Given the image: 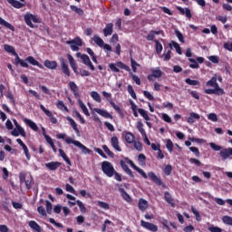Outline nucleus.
I'll return each mask as SVG.
<instances>
[{
	"label": "nucleus",
	"instance_id": "22",
	"mask_svg": "<svg viewBox=\"0 0 232 232\" xmlns=\"http://www.w3.org/2000/svg\"><path fill=\"white\" fill-rule=\"evenodd\" d=\"M164 199L168 204L171 206V208H175V199L173 198V197H171V194L169 192L166 191L164 193Z\"/></svg>",
	"mask_w": 232,
	"mask_h": 232
},
{
	"label": "nucleus",
	"instance_id": "28",
	"mask_svg": "<svg viewBox=\"0 0 232 232\" xmlns=\"http://www.w3.org/2000/svg\"><path fill=\"white\" fill-rule=\"evenodd\" d=\"M200 119V115L195 112H190L189 117L187 119V122L188 124H193L196 121H198Z\"/></svg>",
	"mask_w": 232,
	"mask_h": 232
},
{
	"label": "nucleus",
	"instance_id": "40",
	"mask_svg": "<svg viewBox=\"0 0 232 232\" xmlns=\"http://www.w3.org/2000/svg\"><path fill=\"white\" fill-rule=\"evenodd\" d=\"M91 97L92 99H93V101H95L96 102H102V99H101V94H99V92L92 91L91 92Z\"/></svg>",
	"mask_w": 232,
	"mask_h": 232
},
{
	"label": "nucleus",
	"instance_id": "25",
	"mask_svg": "<svg viewBox=\"0 0 232 232\" xmlns=\"http://www.w3.org/2000/svg\"><path fill=\"white\" fill-rule=\"evenodd\" d=\"M111 34H113V24L110 23L107 24L105 28L103 29V34L104 37H108V35H111Z\"/></svg>",
	"mask_w": 232,
	"mask_h": 232
},
{
	"label": "nucleus",
	"instance_id": "20",
	"mask_svg": "<svg viewBox=\"0 0 232 232\" xmlns=\"http://www.w3.org/2000/svg\"><path fill=\"white\" fill-rule=\"evenodd\" d=\"M24 122L31 128L34 131H39V127L37 126V123L34 122L32 120L25 118L24 119Z\"/></svg>",
	"mask_w": 232,
	"mask_h": 232
},
{
	"label": "nucleus",
	"instance_id": "5",
	"mask_svg": "<svg viewBox=\"0 0 232 232\" xmlns=\"http://www.w3.org/2000/svg\"><path fill=\"white\" fill-rule=\"evenodd\" d=\"M24 20L25 21V24H27V26H29V28H35V25H34L33 23H41V20H39V17H37V15L31 13L25 14L24 15Z\"/></svg>",
	"mask_w": 232,
	"mask_h": 232
},
{
	"label": "nucleus",
	"instance_id": "3",
	"mask_svg": "<svg viewBox=\"0 0 232 232\" xmlns=\"http://www.w3.org/2000/svg\"><path fill=\"white\" fill-rule=\"evenodd\" d=\"M66 144H73L77 148H79L84 155H90L92 153V150L88 149L86 146H84L81 141L73 140L72 138H66L65 139Z\"/></svg>",
	"mask_w": 232,
	"mask_h": 232
},
{
	"label": "nucleus",
	"instance_id": "50",
	"mask_svg": "<svg viewBox=\"0 0 232 232\" xmlns=\"http://www.w3.org/2000/svg\"><path fill=\"white\" fill-rule=\"evenodd\" d=\"M118 68H121V70H125V72H131V69H130V66L124 64L122 62L117 63Z\"/></svg>",
	"mask_w": 232,
	"mask_h": 232
},
{
	"label": "nucleus",
	"instance_id": "4",
	"mask_svg": "<svg viewBox=\"0 0 232 232\" xmlns=\"http://www.w3.org/2000/svg\"><path fill=\"white\" fill-rule=\"evenodd\" d=\"M102 170L109 178L113 177L115 175V168L110 161H103L102 163Z\"/></svg>",
	"mask_w": 232,
	"mask_h": 232
},
{
	"label": "nucleus",
	"instance_id": "42",
	"mask_svg": "<svg viewBox=\"0 0 232 232\" xmlns=\"http://www.w3.org/2000/svg\"><path fill=\"white\" fill-rule=\"evenodd\" d=\"M70 8L72 12H75V14H77L78 15H84V11L75 5H70Z\"/></svg>",
	"mask_w": 232,
	"mask_h": 232
},
{
	"label": "nucleus",
	"instance_id": "38",
	"mask_svg": "<svg viewBox=\"0 0 232 232\" xmlns=\"http://www.w3.org/2000/svg\"><path fill=\"white\" fill-rule=\"evenodd\" d=\"M119 190L121 193L123 200L126 202H131V197L128 195V192H126L124 188H120Z\"/></svg>",
	"mask_w": 232,
	"mask_h": 232
},
{
	"label": "nucleus",
	"instance_id": "64",
	"mask_svg": "<svg viewBox=\"0 0 232 232\" xmlns=\"http://www.w3.org/2000/svg\"><path fill=\"white\" fill-rule=\"evenodd\" d=\"M208 231L210 232H222V228L218 227H208Z\"/></svg>",
	"mask_w": 232,
	"mask_h": 232
},
{
	"label": "nucleus",
	"instance_id": "31",
	"mask_svg": "<svg viewBox=\"0 0 232 232\" xmlns=\"http://www.w3.org/2000/svg\"><path fill=\"white\" fill-rule=\"evenodd\" d=\"M0 24H1V26H5V28H8V30H11L12 32H14V30H15V27H14V25H12V24L6 22L1 16H0Z\"/></svg>",
	"mask_w": 232,
	"mask_h": 232
},
{
	"label": "nucleus",
	"instance_id": "49",
	"mask_svg": "<svg viewBox=\"0 0 232 232\" xmlns=\"http://www.w3.org/2000/svg\"><path fill=\"white\" fill-rule=\"evenodd\" d=\"M127 92L130 94L132 99H137V94L135 93V90H133V86L128 85Z\"/></svg>",
	"mask_w": 232,
	"mask_h": 232
},
{
	"label": "nucleus",
	"instance_id": "54",
	"mask_svg": "<svg viewBox=\"0 0 232 232\" xmlns=\"http://www.w3.org/2000/svg\"><path fill=\"white\" fill-rule=\"evenodd\" d=\"M138 162L140 166H144V164H146V155L140 154L138 156Z\"/></svg>",
	"mask_w": 232,
	"mask_h": 232
},
{
	"label": "nucleus",
	"instance_id": "39",
	"mask_svg": "<svg viewBox=\"0 0 232 232\" xmlns=\"http://www.w3.org/2000/svg\"><path fill=\"white\" fill-rule=\"evenodd\" d=\"M93 41L97 46H100V48H102L104 46V40L101 38L99 35H94L93 36Z\"/></svg>",
	"mask_w": 232,
	"mask_h": 232
},
{
	"label": "nucleus",
	"instance_id": "63",
	"mask_svg": "<svg viewBox=\"0 0 232 232\" xmlns=\"http://www.w3.org/2000/svg\"><path fill=\"white\" fill-rule=\"evenodd\" d=\"M133 146L135 148V150H137V151H142V143H140V141H133Z\"/></svg>",
	"mask_w": 232,
	"mask_h": 232
},
{
	"label": "nucleus",
	"instance_id": "21",
	"mask_svg": "<svg viewBox=\"0 0 232 232\" xmlns=\"http://www.w3.org/2000/svg\"><path fill=\"white\" fill-rule=\"evenodd\" d=\"M44 66H45V68H48L49 70H57V62L45 60L44 62Z\"/></svg>",
	"mask_w": 232,
	"mask_h": 232
},
{
	"label": "nucleus",
	"instance_id": "44",
	"mask_svg": "<svg viewBox=\"0 0 232 232\" xmlns=\"http://www.w3.org/2000/svg\"><path fill=\"white\" fill-rule=\"evenodd\" d=\"M155 44H156V53H158V55H160L163 50L162 44H160L159 40H155Z\"/></svg>",
	"mask_w": 232,
	"mask_h": 232
},
{
	"label": "nucleus",
	"instance_id": "17",
	"mask_svg": "<svg viewBox=\"0 0 232 232\" xmlns=\"http://www.w3.org/2000/svg\"><path fill=\"white\" fill-rule=\"evenodd\" d=\"M63 163L59 161H51L49 163H45V168L47 169H50V171H55L60 166H62Z\"/></svg>",
	"mask_w": 232,
	"mask_h": 232
},
{
	"label": "nucleus",
	"instance_id": "1",
	"mask_svg": "<svg viewBox=\"0 0 232 232\" xmlns=\"http://www.w3.org/2000/svg\"><path fill=\"white\" fill-rule=\"evenodd\" d=\"M4 50H5L7 53H12L13 55H14V66H19L20 64L22 68H30V65H28L29 63V64H32V66H37L38 68H40V70H44V66L41 64L39 61H37L34 56H28L24 60L21 59V57H19V54H17V53L15 52V48H14V46L12 45L5 44Z\"/></svg>",
	"mask_w": 232,
	"mask_h": 232
},
{
	"label": "nucleus",
	"instance_id": "13",
	"mask_svg": "<svg viewBox=\"0 0 232 232\" xmlns=\"http://www.w3.org/2000/svg\"><path fill=\"white\" fill-rule=\"evenodd\" d=\"M120 165H121V169H123V171H125V173L127 175H129V177H130V179H135V175H133V172L131 171L130 167H128V165L126 164V161H124L122 160H120Z\"/></svg>",
	"mask_w": 232,
	"mask_h": 232
},
{
	"label": "nucleus",
	"instance_id": "2",
	"mask_svg": "<svg viewBox=\"0 0 232 232\" xmlns=\"http://www.w3.org/2000/svg\"><path fill=\"white\" fill-rule=\"evenodd\" d=\"M217 81L222 82V76H218L217 78V75H215L209 81L207 82L206 86L214 88L206 89L205 93H207V95H226V91H224V89H222L220 85H218V82H217Z\"/></svg>",
	"mask_w": 232,
	"mask_h": 232
},
{
	"label": "nucleus",
	"instance_id": "52",
	"mask_svg": "<svg viewBox=\"0 0 232 232\" xmlns=\"http://www.w3.org/2000/svg\"><path fill=\"white\" fill-rule=\"evenodd\" d=\"M74 115L77 119L80 120L81 124H86V120L81 115V112L79 111H74Z\"/></svg>",
	"mask_w": 232,
	"mask_h": 232
},
{
	"label": "nucleus",
	"instance_id": "32",
	"mask_svg": "<svg viewBox=\"0 0 232 232\" xmlns=\"http://www.w3.org/2000/svg\"><path fill=\"white\" fill-rule=\"evenodd\" d=\"M29 227H31V229H33V231H36V232L43 231V229L41 228L39 224L34 220L29 221Z\"/></svg>",
	"mask_w": 232,
	"mask_h": 232
},
{
	"label": "nucleus",
	"instance_id": "58",
	"mask_svg": "<svg viewBox=\"0 0 232 232\" xmlns=\"http://www.w3.org/2000/svg\"><path fill=\"white\" fill-rule=\"evenodd\" d=\"M97 206L102 208V209H110V205L104 201H98Z\"/></svg>",
	"mask_w": 232,
	"mask_h": 232
},
{
	"label": "nucleus",
	"instance_id": "9",
	"mask_svg": "<svg viewBox=\"0 0 232 232\" xmlns=\"http://www.w3.org/2000/svg\"><path fill=\"white\" fill-rule=\"evenodd\" d=\"M148 177L149 179H150V180H152V182H154V184H157V186H162L163 188H165L164 183L162 182V179L157 177L155 172L153 171L149 172Z\"/></svg>",
	"mask_w": 232,
	"mask_h": 232
},
{
	"label": "nucleus",
	"instance_id": "27",
	"mask_svg": "<svg viewBox=\"0 0 232 232\" xmlns=\"http://www.w3.org/2000/svg\"><path fill=\"white\" fill-rule=\"evenodd\" d=\"M124 139L128 144H133V142L135 141V135H133V133L130 131H127L124 134Z\"/></svg>",
	"mask_w": 232,
	"mask_h": 232
},
{
	"label": "nucleus",
	"instance_id": "34",
	"mask_svg": "<svg viewBox=\"0 0 232 232\" xmlns=\"http://www.w3.org/2000/svg\"><path fill=\"white\" fill-rule=\"evenodd\" d=\"M151 74L154 79H160L162 77V71L157 67L156 69H151Z\"/></svg>",
	"mask_w": 232,
	"mask_h": 232
},
{
	"label": "nucleus",
	"instance_id": "29",
	"mask_svg": "<svg viewBox=\"0 0 232 232\" xmlns=\"http://www.w3.org/2000/svg\"><path fill=\"white\" fill-rule=\"evenodd\" d=\"M138 208L140 211H146L148 209V201L144 198H140Z\"/></svg>",
	"mask_w": 232,
	"mask_h": 232
},
{
	"label": "nucleus",
	"instance_id": "61",
	"mask_svg": "<svg viewBox=\"0 0 232 232\" xmlns=\"http://www.w3.org/2000/svg\"><path fill=\"white\" fill-rule=\"evenodd\" d=\"M208 60L213 63L214 64H218V63L220 62V59L218 58V56L217 55H211L208 57Z\"/></svg>",
	"mask_w": 232,
	"mask_h": 232
},
{
	"label": "nucleus",
	"instance_id": "12",
	"mask_svg": "<svg viewBox=\"0 0 232 232\" xmlns=\"http://www.w3.org/2000/svg\"><path fill=\"white\" fill-rule=\"evenodd\" d=\"M82 61L83 64H85V66H88L90 68V70H92V72L95 71V66L92 63V60H90V56H88V54H82Z\"/></svg>",
	"mask_w": 232,
	"mask_h": 232
},
{
	"label": "nucleus",
	"instance_id": "53",
	"mask_svg": "<svg viewBox=\"0 0 232 232\" xmlns=\"http://www.w3.org/2000/svg\"><path fill=\"white\" fill-rule=\"evenodd\" d=\"M102 150L103 151H105V153H107L109 157H111V159H113V157H115V154L111 150H110V148H108L106 145H102Z\"/></svg>",
	"mask_w": 232,
	"mask_h": 232
},
{
	"label": "nucleus",
	"instance_id": "62",
	"mask_svg": "<svg viewBox=\"0 0 232 232\" xmlns=\"http://www.w3.org/2000/svg\"><path fill=\"white\" fill-rule=\"evenodd\" d=\"M37 211H38L39 215H41L42 217H47L46 209H44V207H43V206L38 207Z\"/></svg>",
	"mask_w": 232,
	"mask_h": 232
},
{
	"label": "nucleus",
	"instance_id": "57",
	"mask_svg": "<svg viewBox=\"0 0 232 232\" xmlns=\"http://www.w3.org/2000/svg\"><path fill=\"white\" fill-rule=\"evenodd\" d=\"M209 146L214 151H222V146L220 145H217L214 142H210Z\"/></svg>",
	"mask_w": 232,
	"mask_h": 232
},
{
	"label": "nucleus",
	"instance_id": "6",
	"mask_svg": "<svg viewBox=\"0 0 232 232\" xmlns=\"http://www.w3.org/2000/svg\"><path fill=\"white\" fill-rule=\"evenodd\" d=\"M66 44H70L71 50L72 52H79L80 46H82V39L81 37L77 36L72 40H69L66 42Z\"/></svg>",
	"mask_w": 232,
	"mask_h": 232
},
{
	"label": "nucleus",
	"instance_id": "16",
	"mask_svg": "<svg viewBox=\"0 0 232 232\" xmlns=\"http://www.w3.org/2000/svg\"><path fill=\"white\" fill-rule=\"evenodd\" d=\"M177 10H179V14L181 15H185L187 19H191L193 17V14H191V9L186 7L185 9L181 6H177Z\"/></svg>",
	"mask_w": 232,
	"mask_h": 232
},
{
	"label": "nucleus",
	"instance_id": "41",
	"mask_svg": "<svg viewBox=\"0 0 232 232\" xmlns=\"http://www.w3.org/2000/svg\"><path fill=\"white\" fill-rule=\"evenodd\" d=\"M188 63H191V64H189V68H192V70H196L200 67L198 65V62H197V60H195L193 58H188Z\"/></svg>",
	"mask_w": 232,
	"mask_h": 232
},
{
	"label": "nucleus",
	"instance_id": "24",
	"mask_svg": "<svg viewBox=\"0 0 232 232\" xmlns=\"http://www.w3.org/2000/svg\"><path fill=\"white\" fill-rule=\"evenodd\" d=\"M61 66H62V72L66 75L67 77H70L71 72H70V67H68V63L64 60L61 61Z\"/></svg>",
	"mask_w": 232,
	"mask_h": 232
},
{
	"label": "nucleus",
	"instance_id": "37",
	"mask_svg": "<svg viewBox=\"0 0 232 232\" xmlns=\"http://www.w3.org/2000/svg\"><path fill=\"white\" fill-rule=\"evenodd\" d=\"M79 106L81 108V110L82 111V112L84 113V115H86V117H90V111H88V107H86V105L84 104V102H82V101L79 100Z\"/></svg>",
	"mask_w": 232,
	"mask_h": 232
},
{
	"label": "nucleus",
	"instance_id": "10",
	"mask_svg": "<svg viewBox=\"0 0 232 232\" xmlns=\"http://www.w3.org/2000/svg\"><path fill=\"white\" fill-rule=\"evenodd\" d=\"M42 130H43V135H44L47 144H49L51 146V148L54 153H57V148L55 147V144L53 143V140H52V137L47 135L46 130L44 128H43Z\"/></svg>",
	"mask_w": 232,
	"mask_h": 232
},
{
	"label": "nucleus",
	"instance_id": "33",
	"mask_svg": "<svg viewBox=\"0 0 232 232\" xmlns=\"http://www.w3.org/2000/svg\"><path fill=\"white\" fill-rule=\"evenodd\" d=\"M7 3H9V5H11L14 8H17V9H20V8H23L24 7V4L17 1V0H6Z\"/></svg>",
	"mask_w": 232,
	"mask_h": 232
},
{
	"label": "nucleus",
	"instance_id": "47",
	"mask_svg": "<svg viewBox=\"0 0 232 232\" xmlns=\"http://www.w3.org/2000/svg\"><path fill=\"white\" fill-rule=\"evenodd\" d=\"M14 126H15L14 130H18L21 137H26V131L24 130V129L23 127H21V125L19 123H17Z\"/></svg>",
	"mask_w": 232,
	"mask_h": 232
},
{
	"label": "nucleus",
	"instance_id": "45",
	"mask_svg": "<svg viewBox=\"0 0 232 232\" xmlns=\"http://www.w3.org/2000/svg\"><path fill=\"white\" fill-rule=\"evenodd\" d=\"M137 130L141 135H146V130H144V124L142 123V121L137 122Z\"/></svg>",
	"mask_w": 232,
	"mask_h": 232
},
{
	"label": "nucleus",
	"instance_id": "56",
	"mask_svg": "<svg viewBox=\"0 0 232 232\" xmlns=\"http://www.w3.org/2000/svg\"><path fill=\"white\" fill-rule=\"evenodd\" d=\"M191 211H192L193 215H195L198 222H200V220L202 218H200V213L198 212V210H197V208H195V207H191Z\"/></svg>",
	"mask_w": 232,
	"mask_h": 232
},
{
	"label": "nucleus",
	"instance_id": "19",
	"mask_svg": "<svg viewBox=\"0 0 232 232\" xmlns=\"http://www.w3.org/2000/svg\"><path fill=\"white\" fill-rule=\"evenodd\" d=\"M160 34H164V31H162V30H158V31L151 30V31H150L146 39H147V41H153V39H155L156 35H160Z\"/></svg>",
	"mask_w": 232,
	"mask_h": 232
},
{
	"label": "nucleus",
	"instance_id": "26",
	"mask_svg": "<svg viewBox=\"0 0 232 232\" xmlns=\"http://www.w3.org/2000/svg\"><path fill=\"white\" fill-rule=\"evenodd\" d=\"M169 46L170 49L175 48L177 53H179V55H182V48H180V44H179V43L175 41H171L169 44Z\"/></svg>",
	"mask_w": 232,
	"mask_h": 232
},
{
	"label": "nucleus",
	"instance_id": "23",
	"mask_svg": "<svg viewBox=\"0 0 232 232\" xmlns=\"http://www.w3.org/2000/svg\"><path fill=\"white\" fill-rule=\"evenodd\" d=\"M111 144L112 148L116 150V151H122V149H121V146H119V138L117 136L111 137Z\"/></svg>",
	"mask_w": 232,
	"mask_h": 232
},
{
	"label": "nucleus",
	"instance_id": "46",
	"mask_svg": "<svg viewBox=\"0 0 232 232\" xmlns=\"http://www.w3.org/2000/svg\"><path fill=\"white\" fill-rule=\"evenodd\" d=\"M185 82L187 84H189V86H198V84H200V82H198V80H191L189 78H187L185 80Z\"/></svg>",
	"mask_w": 232,
	"mask_h": 232
},
{
	"label": "nucleus",
	"instance_id": "36",
	"mask_svg": "<svg viewBox=\"0 0 232 232\" xmlns=\"http://www.w3.org/2000/svg\"><path fill=\"white\" fill-rule=\"evenodd\" d=\"M56 108H58V110H61L62 111H66L67 113L68 111H70V110H68V107L64 105V102L63 101L57 102Z\"/></svg>",
	"mask_w": 232,
	"mask_h": 232
},
{
	"label": "nucleus",
	"instance_id": "8",
	"mask_svg": "<svg viewBox=\"0 0 232 232\" xmlns=\"http://www.w3.org/2000/svg\"><path fill=\"white\" fill-rule=\"evenodd\" d=\"M140 226L144 229H147V231H151V232L159 231V227H157V225L148 221H144L143 219L140 220Z\"/></svg>",
	"mask_w": 232,
	"mask_h": 232
},
{
	"label": "nucleus",
	"instance_id": "59",
	"mask_svg": "<svg viewBox=\"0 0 232 232\" xmlns=\"http://www.w3.org/2000/svg\"><path fill=\"white\" fill-rule=\"evenodd\" d=\"M222 221L227 226H232V218L229 216H224Z\"/></svg>",
	"mask_w": 232,
	"mask_h": 232
},
{
	"label": "nucleus",
	"instance_id": "55",
	"mask_svg": "<svg viewBox=\"0 0 232 232\" xmlns=\"http://www.w3.org/2000/svg\"><path fill=\"white\" fill-rule=\"evenodd\" d=\"M45 203H46V211L45 212L48 215H52V211L53 209V207L52 203L48 200H45Z\"/></svg>",
	"mask_w": 232,
	"mask_h": 232
},
{
	"label": "nucleus",
	"instance_id": "48",
	"mask_svg": "<svg viewBox=\"0 0 232 232\" xmlns=\"http://www.w3.org/2000/svg\"><path fill=\"white\" fill-rule=\"evenodd\" d=\"M76 204L79 207L81 213H82V214L86 213V207L84 206L82 201L78 199V200H76Z\"/></svg>",
	"mask_w": 232,
	"mask_h": 232
},
{
	"label": "nucleus",
	"instance_id": "51",
	"mask_svg": "<svg viewBox=\"0 0 232 232\" xmlns=\"http://www.w3.org/2000/svg\"><path fill=\"white\" fill-rule=\"evenodd\" d=\"M208 121H212V122H218V116L215 112H211L208 115Z\"/></svg>",
	"mask_w": 232,
	"mask_h": 232
},
{
	"label": "nucleus",
	"instance_id": "35",
	"mask_svg": "<svg viewBox=\"0 0 232 232\" xmlns=\"http://www.w3.org/2000/svg\"><path fill=\"white\" fill-rule=\"evenodd\" d=\"M162 57H163V60L166 61V62H168V61H169V59H171V49H170V47L169 48L165 47V52L162 54Z\"/></svg>",
	"mask_w": 232,
	"mask_h": 232
},
{
	"label": "nucleus",
	"instance_id": "18",
	"mask_svg": "<svg viewBox=\"0 0 232 232\" xmlns=\"http://www.w3.org/2000/svg\"><path fill=\"white\" fill-rule=\"evenodd\" d=\"M66 121H68L69 124L72 128L73 131H75L76 135H79V133H81V131L79 130V127H77V122H75V120H73L70 116H67Z\"/></svg>",
	"mask_w": 232,
	"mask_h": 232
},
{
	"label": "nucleus",
	"instance_id": "60",
	"mask_svg": "<svg viewBox=\"0 0 232 232\" xmlns=\"http://www.w3.org/2000/svg\"><path fill=\"white\" fill-rule=\"evenodd\" d=\"M166 148L169 153L173 151V141L170 139L167 140Z\"/></svg>",
	"mask_w": 232,
	"mask_h": 232
},
{
	"label": "nucleus",
	"instance_id": "43",
	"mask_svg": "<svg viewBox=\"0 0 232 232\" xmlns=\"http://www.w3.org/2000/svg\"><path fill=\"white\" fill-rule=\"evenodd\" d=\"M138 113H140V115L141 116V117H143V119L145 120V121H150V115H148V111H146V110H144V109H138Z\"/></svg>",
	"mask_w": 232,
	"mask_h": 232
},
{
	"label": "nucleus",
	"instance_id": "7",
	"mask_svg": "<svg viewBox=\"0 0 232 232\" xmlns=\"http://www.w3.org/2000/svg\"><path fill=\"white\" fill-rule=\"evenodd\" d=\"M103 97L108 101V102L111 104V106L117 111V113H122V110L121 107H119L117 104H115V102L111 99V93L106 92V91H103L102 92Z\"/></svg>",
	"mask_w": 232,
	"mask_h": 232
},
{
	"label": "nucleus",
	"instance_id": "11",
	"mask_svg": "<svg viewBox=\"0 0 232 232\" xmlns=\"http://www.w3.org/2000/svg\"><path fill=\"white\" fill-rule=\"evenodd\" d=\"M219 157H221L222 160H227L229 157H232V148L222 149L219 152Z\"/></svg>",
	"mask_w": 232,
	"mask_h": 232
},
{
	"label": "nucleus",
	"instance_id": "30",
	"mask_svg": "<svg viewBox=\"0 0 232 232\" xmlns=\"http://www.w3.org/2000/svg\"><path fill=\"white\" fill-rule=\"evenodd\" d=\"M58 151L60 153V157H62V159H63V160L66 162V164H68V166H72V160H70V158L68 157V155H66L64 150L63 149H59Z\"/></svg>",
	"mask_w": 232,
	"mask_h": 232
},
{
	"label": "nucleus",
	"instance_id": "14",
	"mask_svg": "<svg viewBox=\"0 0 232 232\" xmlns=\"http://www.w3.org/2000/svg\"><path fill=\"white\" fill-rule=\"evenodd\" d=\"M69 88L76 99L81 97V94H79V87L75 82H69Z\"/></svg>",
	"mask_w": 232,
	"mask_h": 232
},
{
	"label": "nucleus",
	"instance_id": "15",
	"mask_svg": "<svg viewBox=\"0 0 232 232\" xmlns=\"http://www.w3.org/2000/svg\"><path fill=\"white\" fill-rule=\"evenodd\" d=\"M93 111L98 113V115H101L102 117H104V119L113 120V116L111 114H110V112H108V111H104V110L100 109V108H94Z\"/></svg>",
	"mask_w": 232,
	"mask_h": 232
}]
</instances>
